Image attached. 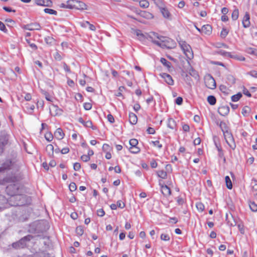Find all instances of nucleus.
Returning <instances> with one entry per match:
<instances>
[{
    "label": "nucleus",
    "instance_id": "obj_1",
    "mask_svg": "<svg viewBox=\"0 0 257 257\" xmlns=\"http://www.w3.org/2000/svg\"><path fill=\"white\" fill-rule=\"evenodd\" d=\"M17 181V177L15 176L7 177L3 179H0V185H5L11 183L7 186L6 191L8 195L12 196L17 193H23V188Z\"/></svg>",
    "mask_w": 257,
    "mask_h": 257
},
{
    "label": "nucleus",
    "instance_id": "obj_2",
    "mask_svg": "<svg viewBox=\"0 0 257 257\" xmlns=\"http://www.w3.org/2000/svg\"><path fill=\"white\" fill-rule=\"evenodd\" d=\"M7 200V206L8 204L13 206H23L28 203L26 196L22 193H17L14 195Z\"/></svg>",
    "mask_w": 257,
    "mask_h": 257
},
{
    "label": "nucleus",
    "instance_id": "obj_3",
    "mask_svg": "<svg viewBox=\"0 0 257 257\" xmlns=\"http://www.w3.org/2000/svg\"><path fill=\"white\" fill-rule=\"evenodd\" d=\"M160 38L158 46L160 47L172 49L175 47L176 43L172 39L162 36Z\"/></svg>",
    "mask_w": 257,
    "mask_h": 257
},
{
    "label": "nucleus",
    "instance_id": "obj_4",
    "mask_svg": "<svg viewBox=\"0 0 257 257\" xmlns=\"http://www.w3.org/2000/svg\"><path fill=\"white\" fill-rule=\"evenodd\" d=\"M179 45L187 58L189 60L193 59V53L190 46L187 44L185 41H180Z\"/></svg>",
    "mask_w": 257,
    "mask_h": 257
},
{
    "label": "nucleus",
    "instance_id": "obj_5",
    "mask_svg": "<svg viewBox=\"0 0 257 257\" xmlns=\"http://www.w3.org/2000/svg\"><path fill=\"white\" fill-rule=\"evenodd\" d=\"M160 36L156 33L151 32L148 34H146V39L152 41L153 43L158 46Z\"/></svg>",
    "mask_w": 257,
    "mask_h": 257
},
{
    "label": "nucleus",
    "instance_id": "obj_6",
    "mask_svg": "<svg viewBox=\"0 0 257 257\" xmlns=\"http://www.w3.org/2000/svg\"><path fill=\"white\" fill-rule=\"evenodd\" d=\"M9 137L5 132L1 133L0 135V153H2L4 150V147L8 144Z\"/></svg>",
    "mask_w": 257,
    "mask_h": 257
},
{
    "label": "nucleus",
    "instance_id": "obj_7",
    "mask_svg": "<svg viewBox=\"0 0 257 257\" xmlns=\"http://www.w3.org/2000/svg\"><path fill=\"white\" fill-rule=\"evenodd\" d=\"M14 163L15 161L14 160H6V161L0 167V172H3L6 169H11V167L12 166Z\"/></svg>",
    "mask_w": 257,
    "mask_h": 257
},
{
    "label": "nucleus",
    "instance_id": "obj_8",
    "mask_svg": "<svg viewBox=\"0 0 257 257\" xmlns=\"http://www.w3.org/2000/svg\"><path fill=\"white\" fill-rule=\"evenodd\" d=\"M206 86L210 89H213L216 87V83L213 77H210L205 80Z\"/></svg>",
    "mask_w": 257,
    "mask_h": 257
},
{
    "label": "nucleus",
    "instance_id": "obj_9",
    "mask_svg": "<svg viewBox=\"0 0 257 257\" xmlns=\"http://www.w3.org/2000/svg\"><path fill=\"white\" fill-rule=\"evenodd\" d=\"M218 112L221 115L225 116L229 112V107L227 105L221 106L218 108Z\"/></svg>",
    "mask_w": 257,
    "mask_h": 257
},
{
    "label": "nucleus",
    "instance_id": "obj_10",
    "mask_svg": "<svg viewBox=\"0 0 257 257\" xmlns=\"http://www.w3.org/2000/svg\"><path fill=\"white\" fill-rule=\"evenodd\" d=\"M32 236L29 235L26 236L18 241L21 248H24L26 245V242L32 238Z\"/></svg>",
    "mask_w": 257,
    "mask_h": 257
},
{
    "label": "nucleus",
    "instance_id": "obj_11",
    "mask_svg": "<svg viewBox=\"0 0 257 257\" xmlns=\"http://www.w3.org/2000/svg\"><path fill=\"white\" fill-rule=\"evenodd\" d=\"M250 16L247 12H246L242 20V25L243 27L248 28L250 26Z\"/></svg>",
    "mask_w": 257,
    "mask_h": 257
},
{
    "label": "nucleus",
    "instance_id": "obj_12",
    "mask_svg": "<svg viewBox=\"0 0 257 257\" xmlns=\"http://www.w3.org/2000/svg\"><path fill=\"white\" fill-rule=\"evenodd\" d=\"M160 76L164 79L166 83H167L169 85H173L174 83L173 80L172 79V77L168 74L167 73H162L160 74Z\"/></svg>",
    "mask_w": 257,
    "mask_h": 257
},
{
    "label": "nucleus",
    "instance_id": "obj_13",
    "mask_svg": "<svg viewBox=\"0 0 257 257\" xmlns=\"http://www.w3.org/2000/svg\"><path fill=\"white\" fill-rule=\"evenodd\" d=\"M201 31V33L205 35H209L212 32V27L209 25H205L202 26Z\"/></svg>",
    "mask_w": 257,
    "mask_h": 257
},
{
    "label": "nucleus",
    "instance_id": "obj_14",
    "mask_svg": "<svg viewBox=\"0 0 257 257\" xmlns=\"http://www.w3.org/2000/svg\"><path fill=\"white\" fill-rule=\"evenodd\" d=\"M7 199L5 196L0 194V210L7 207Z\"/></svg>",
    "mask_w": 257,
    "mask_h": 257
},
{
    "label": "nucleus",
    "instance_id": "obj_15",
    "mask_svg": "<svg viewBox=\"0 0 257 257\" xmlns=\"http://www.w3.org/2000/svg\"><path fill=\"white\" fill-rule=\"evenodd\" d=\"M35 3L37 5L45 7H49L52 4L50 0H35Z\"/></svg>",
    "mask_w": 257,
    "mask_h": 257
},
{
    "label": "nucleus",
    "instance_id": "obj_16",
    "mask_svg": "<svg viewBox=\"0 0 257 257\" xmlns=\"http://www.w3.org/2000/svg\"><path fill=\"white\" fill-rule=\"evenodd\" d=\"M74 9L80 10H87V5L82 2L77 1Z\"/></svg>",
    "mask_w": 257,
    "mask_h": 257
},
{
    "label": "nucleus",
    "instance_id": "obj_17",
    "mask_svg": "<svg viewBox=\"0 0 257 257\" xmlns=\"http://www.w3.org/2000/svg\"><path fill=\"white\" fill-rule=\"evenodd\" d=\"M54 136L56 139L58 140H61L64 138V134L61 128H58L55 132Z\"/></svg>",
    "mask_w": 257,
    "mask_h": 257
},
{
    "label": "nucleus",
    "instance_id": "obj_18",
    "mask_svg": "<svg viewBox=\"0 0 257 257\" xmlns=\"http://www.w3.org/2000/svg\"><path fill=\"white\" fill-rule=\"evenodd\" d=\"M162 193L165 196H170L171 194V189L167 185H162Z\"/></svg>",
    "mask_w": 257,
    "mask_h": 257
},
{
    "label": "nucleus",
    "instance_id": "obj_19",
    "mask_svg": "<svg viewBox=\"0 0 257 257\" xmlns=\"http://www.w3.org/2000/svg\"><path fill=\"white\" fill-rule=\"evenodd\" d=\"M219 89L220 91L222 93L223 95H231V91L227 88V87L224 85H221L219 86Z\"/></svg>",
    "mask_w": 257,
    "mask_h": 257
},
{
    "label": "nucleus",
    "instance_id": "obj_20",
    "mask_svg": "<svg viewBox=\"0 0 257 257\" xmlns=\"http://www.w3.org/2000/svg\"><path fill=\"white\" fill-rule=\"evenodd\" d=\"M129 121L132 124H135L138 121L137 116L133 112L129 113Z\"/></svg>",
    "mask_w": 257,
    "mask_h": 257
},
{
    "label": "nucleus",
    "instance_id": "obj_21",
    "mask_svg": "<svg viewBox=\"0 0 257 257\" xmlns=\"http://www.w3.org/2000/svg\"><path fill=\"white\" fill-rule=\"evenodd\" d=\"M167 126L171 129H175L176 126V121L173 118H169L168 119Z\"/></svg>",
    "mask_w": 257,
    "mask_h": 257
},
{
    "label": "nucleus",
    "instance_id": "obj_22",
    "mask_svg": "<svg viewBox=\"0 0 257 257\" xmlns=\"http://www.w3.org/2000/svg\"><path fill=\"white\" fill-rule=\"evenodd\" d=\"M46 151L50 157L53 156L54 154V147L51 144H49L46 146Z\"/></svg>",
    "mask_w": 257,
    "mask_h": 257
},
{
    "label": "nucleus",
    "instance_id": "obj_23",
    "mask_svg": "<svg viewBox=\"0 0 257 257\" xmlns=\"http://www.w3.org/2000/svg\"><path fill=\"white\" fill-rule=\"evenodd\" d=\"M226 143L228 144V145L233 150H234L236 147L235 144L234 143V140L233 139V136L231 137V139L229 140L227 139L225 140Z\"/></svg>",
    "mask_w": 257,
    "mask_h": 257
},
{
    "label": "nucleus",
    "instance_id": "obj_24",
    "mask_svg": "<svg viewBox=\"0 0 257 257\" xmlns=\"http://www.w3.org/2000/svg\"><path fill=\"white\" fill-rule=\"evenodd\" d=\"M135 34L139 37V39L141 41H144L146 39V34H143L141 30H135Z\"/></svg>",
    "mask_w": 257,
    "mask_h": 257
},
{
    "label": "nucleus",
    "instance_id": "obj_25",
    "mask_svg": "<svg viewBox=\"0 0 257 257\" xmlns=\"http://www.w3.org/2000/svg\"><path fill=\"white\" fill-rule=\"evenodd\" d=\"M160 62L168 69H169L171 67V62L167 61L165 58H161L160 59Z\"/></svg>",
    "mask_w": 257,
    "mask_h": 257
},
{
    "label": "nucleus",
    "instance_id": "obj_26",
    "mask_svg": "<svg viewBox=\"0 0 257 257\" xmlns=\"http://www.w3.org/2000/svg\"><path fill=\"white\" fill-rule=\"evenodd\" d=\"M77 0H68L67 1V9H74Z\"/></svg>",
    "mask_w": 257,
    "mask_h": 257
},
{
    "label": "nucleus",
    "instance_id": "obj_27",
    "mask_svg": "<svg viewBox=\"0 0 257 257\" xmlns=\"http://www.w3.org/2000/svg\"><path fill=\"white\" fill-rule=\"evenodd\" d=\"M30 26L31 27V31L39 30L41 28V27L40 25V24L37 23L30 24Z\"/></svg>",
    "mask_w": 257,
    "mask_h": 257
},
{
    "label": "nucleus",
    "instance_id": "obj_28",
    "mask_svg": "<svg viewBox=\"0 0 257 257\" xmlns=\"http://www.w3.org/2000/svg\"><path fill=\"white\" fill-rule=\"evenodd\" d=\"M225 180L226 187L229 189H232V182H231V181L229 177L228 176H226L225 178Z\"/></svg>",
    "mask_w": 257,
    "mask_h": 257
},
{
    "label": "nucleus",
    "instance_id": "obj_29",
    "mask_svg": "<svg viewBox=\"0 0 257 257\" xmlns=\"http://www.w3.org/2000/svg\"><path fill=\"white\" fill-rule=\"evenodd\" d=\"M157 175L158 177L161 178L162 179H166L167 176V174L166 172L163 170H159L157 172Z\"/></svg>",
    "mask_w": 257,
    "mask_h": 257
},
{
    "label": "nucleus",
    "instance_id": "obj_30",
    "mask_svg": "<svg viewBox=\"0 0 257 257\" xmlns=\"http://www.w3.org/2000/svg\"><path fill=\"white\" fill-rule=\"evenodd\" d=\"M34 255L35 257H50L49 253L44 251L37 252L34 254Z\"/></svg>",
    "mask_w": 257,
    "mask_h": 257
},
{
    "label": "nucleus",
    "instance_id": "obj_31",
    "mask_svg": "<svg viewBox=\"0 0 257 257\" xmlns=\"http://www.w3.org/2000/svg\"><path fill=\"white\" fill-rule=\"evenodd\" d=\"M140 3V5L142 8H147L149 6V3L146 0H138Z\"/></svg>",
    "mask_w": 257,
    "mask_h": 257
},
{
    "label": "nucleus",
    "instance_id": "obj_32",
    "mask_svg": "<svg viewBox=\"0 0 257 257\" xmlns=\"http://www.w3.org/2000/svg\"><path fill=\"white\" fill-rule=\"evenodd\" d=\"M238 15H239L238 10L236 9L233 11V12L232 13V15H231L232 19L233 21L236 20L238 18Z\"/></svg>",
    "mask_w": 257,
    "mask_h": 257
},
{
    "label": "nucleus",
    "instance_id": "obj_33",
    "mask_svg": "<svg viewBox=\"0 0 257 257\" xmlns=\"http://www.w3.org/2000/svg\"><path fill=\"white\" fill-rule=\"evenodd\" d=\"M222 131L223 132L225 140H226L228 139L230 140L231 137H232V134L227 130L224 131V130L222 129Z\"/></svg>",
    "mask_w": 257,
    "mask_h": 257
},
{
    "label": "nucleus",
    "instance_id": "obj_34",
    "mask_svg": "<svg viewBox=\"0 0 257 257\" xmlns=\"http://www.w3.org/2000/svg\"><path fill=\"white\" fill-rule=\"evenodd\" d=\"M251 111V109L247 106H245L243 107L242 110V114L244 116H246L248 113H249Z\"/></svg>",
    "mask_w": 257,
    "mask_h": 257
},
{
    "label": "nucleus",
    "instance_id": "obj_35",
    "mask_svg": "<svg viewBox=\"0 0 257 257\" xmlns=\"http://www.w3.org/2000/svg\"><path fill=\"white\" fill-rule=\"evenodd\" d=\"M129 151L130 152L133 154H137L140 152V149L139 148L137 147V146L135 147H130L129 148Z\"/></svg>",
    "mask_w": 257,
    "mask_h": 257
},
{
    "label": "nucleus",
    "instance_id": "obj_36",
    "mask_svg": "<svg viewBox=\"0 0 257 257\" xmlns=\"http://www.w3.org/2000/svg\"><path fill=\"white\" fill-rule=\"evenodd\" d=\"M44 11L45 12V13L50 15H56L57 14V12L56 11L51 9L46 8L44 9Z\"/></svg>",
    "mask_w": 257,
    "mask_h": 257
},
{
    "label": "nucleus",
    "instance_id": "obj_37",
    "mask_svg": "<svg viewBox=\"0 0 257 257\" xmlns=\"http://www.w3.org/2000/svg\"><path fill=\"white\" fill-rule=\"evenodd\" d=\"M161 13H162V15H163V16L165 18H168L169 17L170 13L168 11V10H167L165 8H162L161 10Z\"/></svg>",
    "mask_w": 257,
    "mask_h": 257
},
{
    "label": "nucleus",
    "instance_id": "obj_38",
    "mask_svg": "<svg viewBox=\"0 0 257 257\" xmlns=\"http://www.w3.org/2000/svg\"><path fill=\"white\" fill-rule=\"evenodd\" d=\"M45 139L48 142H51L53 139V136L50 132L47 133L45 135Z\"/></svg>",
    "mask_w": 257,
    "mask_h": 257
},
{
    "label": "nucleus",
    "instance_id": "obj_39",
    "mask_svg": "<svg viewBox=\"0 0 257 257\" xmlns=\"http://www.w3.org/2000/svg\"><path fill=\"white\" fill-rule=\"evenodd\" d=\"M83 228L82 226H79L76 227V232L78 235H82L83 234Z\"/></svg>",
    "mask_w": 257,
    "mask_h": 257
},
{
    "label": "nucleus",
    "instance_id": "obj_40",
    "mask_svg": "<svg viewBox=\"0 0 257 257\" xmlns=\"http://www.w3.org/2000/svg\"><path fill=\"white\" fill-rule=\"evenodd\" d=\"M249 207L252 211H257V204H256L254 202H252L249 203Z\"/></svg>",
    "mask_w": 257,
    "mask_h": 257
},
{
    "label": "nucleus",
    "instance_id": "obj_41",
    "mask_svg": "<svg viewBox=\"0 0 257 257\" xmlns=\"http://www.w3.org/2000/svg\"><path fill=\"white\" fill-rule=\"evenodd\" d=\"M84 126L87 127H91L93 130H96V127L92 125V121L90 120L85 121Z\"/></svg>",
    "mask_w": 257,
    "mask_h": 257
},
{
    "label": "nucleus",
    "instance_id": "obj_42",
    "mask_svg": "<svg viewBox=\"0 0 257 257\" xmlns=\"http://www.w3.org/2000/svg\"><path fill=\"white\" fill-rule=\"evenodd\" d=\"M197 209L200 211H203L204 209V206L201 202H198L196 204Z\"/></svg>",
    "mask_w": 257,
    "mask_h": 257
},
{
    "label": "nucleus",
    "instance_id": "obj_43",
    "mask_svg": "<svg viewBox=\"0 0 257 257\" xmlns=\"http://www.w3.org/2000/svg\"><path fill=\"white\" fill-rule=\"evenodd\" d=\"M129 143L131 147L137 146L138 144V141L137 139H132L130 140Z\"/></svg>",
    "mask_w": 257,
    "mask_h": 257
},
{
    "label": "nucleus",
    "instance_id": "obj_44",
    "mask_svg": "<svg viewBox=\"0 0 257 257\" xmlns=\"http://www.w3.org/2000/svg\"><path fill=\"white\" fill-rule=\"evenodd\" d=\"M69 188L70 191L73 192L76 190L77 186L75 183L71 182L69 186Z\"/></svg>",
    "mask_w": 257,
    "mask_h": 257
},
{
    "label": "nucleus",
    "instance_id": "obj_45",
    "mask_svg": "<svg viewBox=\"0 0 257 257\" xmlns=\"http://www.w3.org/2000/svg\"><path fill=\"white\" fill-rule=\"evenodd\" d=\"M207 101L210 105H214L216 102V97H207Z\"/></svg>",
    "mask_w": 257,
    "mask_h": 257
},
{
    "label": "nucleus",
    "instance_id": "obj_46",
    "mask_svg": "<svg viewBox=\"0 0 257 257\" xmlns=\"http://www.w3.org/2000/svg\"><path fill=\"white\" fill-rule=\"evenodd\" d=\"M247 52L249 54L257 56V49L250 48L248 49Z\"/></svg>",
    "mask_w": 257,
    "mask_h": 257
},
{
    "label": "nucleus",
    "instance_id": "obj_47",
    "mask_svg": "<svg viewBox=\"0 0 257 257\" xmlns=\"http://www.w3.org/2000/svg\"><path fill=\"white\" fill-rule=\"evenodd\" d=\"M170 236L167 234H162L161 235V239L164 241H169L170 240Z\"/></svg>",
    "mask_w": 257,
    "mask_h": 257
},
{
    "label": "nucleus",
    "instance_id": "obj_48",
    "mask_svg": "<svg viewBox=\"0 0 257 257\" xmlns=\"http://www.w3.org/2000/svg\"><path fill=\"white\" fill-rule=\"evenodd\" d=\"M242 93L245 95H246L247 96H251V94L250 93V91L248 90L245 87H242Z\"/></svg>",
    "mask_w": 257,
    "mask_h": 257
},
{
    "label": "nucleus",
    "instance_id": "obj_49",
    "mask_svg": "<svg viewBox=\"0 0 257 257\" xmlns=\"http://www.w3.org/2000/svg\"><path fill=\"white\" fill-rule=\"evenodd\" d=\"M83 106L85 110H88L91 108L92 104L89 102H86L84 103Z\"/></svg>",
    "mask_w": 257,
    "mask_h": 257
},
{
    "label": "nucleus",
    "instance_id": "obj_50",
    "mask_svg": "<svg viewBox=\"0 0 257 257\" xmlns=\"http://www.w3.org/2000/svg\"><path fill=\"white\" fill-rule=\"evenodd\" d=\"M228 33V31L226 29H223L221 32L220 36L222 38H225L227 36Z\"/></svg>",
    "mask_w": 257,
    "mask_h": 257
},
{
    "label": "nucleus",
    "instance_id": "obj_51",
    "mask_svg": "<svg viewBox=\"0 0 257 257\" xmlns=\"http://www.w3.org/2000/svg\"><path fill=\"white\" fill-rule=\"evenodd\" d=\"M125 88L123 86H120L119 87V92L118 93V95L117 96H119L120 95H122V92L123 91H126Z\"/></svg>",
    "mask_w": 257,
    "mask_h": 257
},
{
    "label": "nucleus",
    "instance_id": "obj_52",
    "mask_svg": "<svg viewBox=\"0 0 257 257\" xmlns=\"http://www.w3.org/2000/svg\"><path fill=\"white\" fill-rule=\"evenodd\" d=\"M27 42L29 44L30 46L31 47L32 49H33L34 50H36L37 49V46L36 44L34 43H31L30 41L28 40H27Z\"/></svg>",
    "mask_w": 257,
    "mask_h": 257
},
{
    "label": "nucleus",
    "instance_id": "obj_53",
    "mask_svg": "<svg viewBox=\"0 0 257 257\" xmlns=\"http://www.w3.org/2000/svg\"><path fill=\"white\" fill-rule=\"evenodd\" d=\"M98 216L102 217L105 214V212L102 209H99L97 211Z\"/></svg>",
    "mask_w": 257,
    "mask_h": 257
},
{
    "label": "nucleus",
    "instance_id": "obj_54",
    "mask_svg": "<svg viewBox=\"0 0 257 257\" xmlns=\"http://www.w3.org/2000/svg\"><path fill=\"white\" fill-rule=\"evenodd\" d=\"M81 168V165L79 163H75L73 165V169L75 171H78Z\"/></svg>",
    "mask_w": 257,
    "mask_h": 257
},
{
    "label": "nucleus",
    "instance_id": "obj_55",
    "mask_svg": "<svg viewBox=\"0 0 257 257\" xmlns=\"http://www.w3.org/2000/svg\"><path fill=\"white\" fill-rule=\"evenodd\" d=\"M116 206L120 208H123L124 207L125 204L121 200H118L117 202Z\"/></svg>",
    "mask_w": 257,
    "mask_h": 257
},
{
    "label": "nucleus",
    "instance_id": "obj_56",
    "mask_svg": "<svg viewBox=\"0 0 257 257\" xmlns=\"http://www.w3.org/2000/svg\"><path fill=\"white\" fill-rule=\"evenodd\" d=\"M81 160L84 162H87L90 160V157L88 155H83L81 157Z\"/></svg>",
    "mask_w": 257,
    "mask_h": 257
},
{
    "label": "nucleus",
    "instance_id": "obj_57",
    "mask_svg": "<svg viewBox=\"0 0 257 257\" xmlns=\"http://www.w3.org/2000/svg\"><path fill=\"white\" fill-rule=\"evenodd\" d=\"M218 156L220 158H223L224 162H225V161H226L225 158L224 157V154H223V151L222 149L219 150Z\"/></svg>",
    "mask_w": 257,
    "mask_h": 257
},
{
    "label": "nucleus",
    "instance_id": "obj_58",
    "mask_svg": "<svg viewBox=\"0 0 257 257\" xmlns=\"http://www.w3.org/2000/svg\"><path fill=\"white\" fill-rule=\"evenodd\" d=\"M107 118L108 120L110 123H112L114 122V117L111 114H108L107 116Z\"/></svg>",
    "mask_w": 257,
    "mask_h": 257
},
{
    "label": "nucleus",
    "instance_id": "obj_59",
    "mask_svg": "<svg viewBox=\"0 0 257 257\" xmlns=\"http://www.w3.org/2000/svg\"><path fill=\"white\" fill-rule=\"evenodd\" d=\"M80 25L83 28H86L89 24V22L88 21H83L79 22Z\"/></svg>",
    "mask_w": 257,
    "mask_h": 257
},
{
    "label": "nucleus",
    "instance_id": "obj_60",
    "mask_svg": "<svg viewBox=\"0 0 257 257\" xmlns=\"http://www.w3.org/2000/svg\"><path fill=\"white\" fill-rule=\"evenodd\" d=\"M63 67L64 69L65 70V71H66L67 72H68V73L71 72V71H70V69L69 66L64 62L63 64Z\"/></svg>",
    "mask_w": 257,
    "mask_h": 257
},
{
    "label": "nucleus",
    "instance_id": "obj_61",
    "mask_svg": "<svg viewBox=\"0 0 257 257\" xmlns=\"http://www.w3.org/2000/svg\"><path fill=\"white\" fill-rule=\"evenodd\" d=\"M182 102H183L182 97H177V98L175 100V103L178 105L182 104Z\"/></svg>",
    "mask_w": 257,
    "mask_h": 257
},
{
    "label": "nucleus",
    "instance_id": "obj_62",
    "mask_svg": "<svg viewBox=\"0 0 257 257\" xmlns=\"http://www.w3.org/2000/svg\"><path fill=\"white\" fill-rule=\"evenodd\" d=\"M147 132L149 134H154L155 133L154 128L151 127H149L147 129Z\"/></svg>",
    "mask_w": 257,
    "mask_h": 257
},
{
    "label": "nucleus",
    "instance_id": "obj_63",
    "mask_svg": "<svg viewBox=\"0 0 257 257\" xmlns=\"http://www.w3.org/2000/svg\"><path fill=\"white\" fill-rule=\"evenodd\" d=\"M0 30L5 32H7V29L6 28L5 25L3 23L0 21Z\"/></svg>",
    "mask_w": 257,
    "mask_h": 257
},
{
    "label": "nucleus",
    "instance_id": "obj_64",
    "mask_svg": "<svg viewBox=\"0 0 257 257\" xmlns=\"http://www.w3.org/2000/svg\"><path fill=\"white\" fill-rule=\"evenodd\" d=\"M152 143H153V144H154V146L157 147L159 149H160V148H161L162 147V145L160 144V142L158 141L152 142Z\"/></svg>",
    "mask_w": 257,
    "mask_h": 257
}]
</instances>
